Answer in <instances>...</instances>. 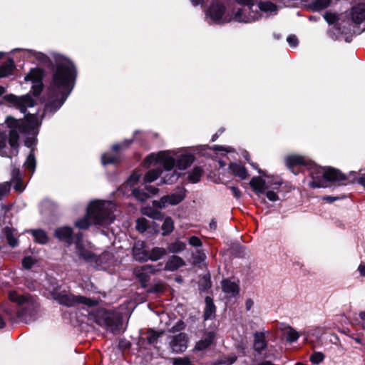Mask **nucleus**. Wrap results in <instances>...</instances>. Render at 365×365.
Here are the masks:
<instances>
[{"label":"nucleus","instance_id":"obj_1","mask_svg":"<svg viewBox=\"0 0 365 365\" xmlns=\"http://www.w3.org/2000/svg\"><path fill=\"white\" fill-rule=\"evenodd\" d=\"M76 68L68 59L58 63L45 104L44 113H53L64 103L73 88Z\"/></svg>","mask_w":365,"mask_h":365},{"label":"nucleus","instance_id":"obj_2","mask_svg":"<svg viewBox=\"0 0 365 365\" xmlns=\"http://www.w3.org/2000/svg\"><path fill=\"white\" fill-rule=\"evenodd\" d=\"M194 156L186 149L178 151L165 150L157 154L151 153L145 160L148 166L159 163L163 167L160 170V184L175 183L180 175L179 171L184 170L192 163Z\"/></svg>","mask_w":365,"mask_h":365},{"label":"nucleus","instance_id":"obj_3","mask_svg":"<svg viewBox=\"0 0 365 365\" xmlns=\"http://www.w3.org/2000/svg\"><path fill=\"white\" fill-rule=\"evenodd\" d=\"M6 123L9 129V146L6 145L8 135L5 132L0 131V155L11 158L19 153V133L36 135L41 123V118L36 113H28L24 120L7 117Z\"/></svg>","mask_w":365,"mask_h":365},{"label":"nucleus","instance_id":"obj_4","mask_svg":"<svg viewBox=\"0 0 365 365\" xmlns=\"http://www.w3.org/2000/svg\"><path fill=\"white\" fill-rule=\"evenodd\" d=\"M115 205L110 201L93 200L88 208L86 215L75 222V226L81 230L96 226H106L110 224L114 218Z\"/></svg>","mask_w":365,"mask_h":365},{"label":"nucleus","instance_id":"obj_5","mask_svg":"<svg viewBox=\"0 0 365 365\" xmlns=\"http://www.w3.org/2000/svg\"><path fill=\"white\" fill-rule=\"evenodd\" d=\"M241 5L247 8H239L235 12V21L240 23H251L258 20L261 17L260 13L267 16L276 14L277 6L265 0H235Z\"/></svg>","mask_w":365,"mask_h":365},{"label":"nucleus","instance_id":"obj_6","mask_svg":"<svg viewBox=\"0 0 365 365\" xmlns=\"http://www.w3.org/2000/svg\"><path fill=\"white\" fill-rule=\"evenodd\" d=\"M234 1L232 0H213L205 12L210 24H224L235 20Z\"/></svg>","mask_w":365,"mask_h":365},{"label":"nucleus","instance_id":"obj_7","mask_svg":"<svg viewBox=\"0 0 365 365\" xmlns=\"http://www.w3.org/2000/svg\"><path fill=\"white\" fill-rule=\"evenodd\" d=\"M9 299L19 305V309L16 314L21 321L29 323L37 319L39 306L34 297L20 294L16 291H11L9 293Z\"/></svg>","mask_w":365,"mask_h":365},{"label":"nucleus","instance_id":"obj_8","mask_svg":"<svg viewBox=\"0 0 365 365\" xmlns=\"http://www.w3.org/2000/svg\"><path fill=\"white\" fill-rule=\"evenodd\" d=\"M309 175L312 181L309 185L312 187H327L329 182H342L346 179L344 174L334 168H325L316 165L309 168Z\"/></svg>","mask_w":365,"mask_h":365},{"label":"nucleus","instance_id":"obj_9","mask_svg":"<svg viewBox=\"0 0 365 365\" xmlns=\"http://www.w3.org/2000/svg\"><path fill=\"white\" fill-rule=\"evenodd\" d=\"M75 247V255L94 267H101L103 264H107L109 259L110 255L108 252H104L101 255L93 254L89 249V245L83 242L81 235L77 236Z\"/></svg>","mask_w":365,"mask_h":365},{"label":"nucleus","instance_id":"obj_10","mask_svg":"<svg viewBox=\"0 0 365 365\" xmlns=\"http://www.w3.org/2000/svg\"><path fill=\"white\" fill-rule=\"evenodd\" d=\"M96 322L113 333H118L122 327V319L118 312L103 309L97 311Z\"/></svg>","mask_w":365,"mask_h":365},{"label":"nucleus","instance_id":"obj_11","mask_svg":"<svg viewBox=\"0 0 365 365\" xmlns=\"http://www.w3.org/2000/svg\"><path fill=\"white\" fill-rule=\"evenodd\" d=\"M250 185L255 192L257 195L266 194L267 199L272 202H276L279 200L277 191L279 190L281 183L279 182H271L266 181L260 177H253Z\"/></svg>","mask_w":365,"mask_h":365},{"label":"nucleus","instance_id":"obj_12","mask_svg":"<svg viewBox=\"0 0 365 365\" xmlns=\"http://www.w3.org/2000/svg\"><path fill=\"white\" fill-rule=\"evenodd\" d=\"M54 298L61 304L71 307L75 304H82L88 307L96 306L98 301L96 299H91L81 295H72L66 293H60Z\"/></svg>","mask_w":365,"mask_h":365},{"label":"nucleus","instance_id":"obj_13","mask_svg":"<svg viewBox=\"0 0 365 365\" xmlns=\"http://www.w3.org/2000/svg\"><path fill=\"white\" fill-rule=\"evenodd\" d=\"M186 190L183 187L178 188L174 193L162 197L159 200L153 201V205L158 208H164L167 205H176L185 197Z\"/></svg>","mask_w":365,"mask_h":365},{"label":"nucleus","instance_id":"obj_14","mask_svg":"<svg viewBox=\"0 0 365 365\" xmlns=\"http://www.w3.org/2000/svg\"><path fill=\"white\" fill-rule=\"evenodd\" d=\"M43 71L41 69L36 68H32L29 73L25 76L24 80L26 82H31V90L34 96H38L43 88Z\"/></svg>","mask_w":365,"mask_h":365},{"label":"nucleus","instance_id":"obj_15","mask_svg":"<svg viewBox=\"0 0 365 365\" xmlns=\"http://www.w3.org/2000/svg\"><path fill=\"white\" fill-rule=\"evenodd\" d=\"M4 99L8 102L11 103L23 113L26 112L27 108H33L34 106V101L29 95L19 97L13 94H9L5 96Z\"/></svg>","mask_w":365,"mask_h":365},{"label":"nucleus","instance_id":"obj_16","mask_svg":"<svg viewBox=\"0 0 365 365\" xmlns=\"http://www.w3.org/2000/svg\"><path fill=\"white\" fill-rule=\"evenodd\" d=\"M188 336L186 333H179L173 335L170 341V346L175 353L184 352L187 348Z\"/></svg>","mask_w":365,"mask_h":365},{"label":"nucleus","instance_id":"obj_17","mask_svg":"<svg viewBox=\"0 0 365 365\" xmlns=\"http://www.w3.org/2000/svg\"><path fill=\"white\" fill-rule=\"evenodd\" d=\"M351 22L360 25L365 20V3H359L353 6L347 14Z\"/></svg>","mask_w":365,"mask_h":365},{"label":"nucleus","instance_id":"obj_18","mask_svg":"<svg viewBox=\"0 0 365 365\" xmlns=\"http://www.w3.org/2000/svg\"><path fill=\"white\" fill-rule=\"evenodd\" d=\"M158 270H160V268L156 269L153 265H144L136 268L135 274L140 282L142 287H145L147 282L150 280V275Z\"/></svg>","mask_w":365,"mask_h":365},{"label":"nucleus","instance_id":"obj_19","mask_svg":"<svg viewBox=\"0 0 365 365\" xmlns=\"http://www.w3.org/2000/svg\"><path fill=\"white\" fill-rule=\"evenodd\" d=\"M149 249L146 244L143 241L135 242L133 247V256L134 259L139 262L148 261Z\"/></svg>","mask_w":365,"mask_h":365},{"label":"nucleus","instance_id":"obj_20","mask_svg":"<svg viewBox=\"0 0 365 365\" xmlns=\"http://www.w3.org/2000/svg\"><path fill=\"white\" fill-rule=\"evenodd\" d=\"M215 337V334L213 331H209L202 337L200 340L196 342L195 349L198 351H202L208 348L213 342Z\"/></svg>","mask_w":365,"mask_h":365},{"label":"nucleus","instance_id":"obj_21","mask_svg":"<svg viewBox=\"0 0 365 365\" xmlns=\"http://www.w3.org/2000/svg\"><path fill=\"white\" fill-rule=\"evenodd\" d=\"M185 264V261L179 256L172 255L165 263L164 269L173 272Z\"/></svg>","mask_w":365,"mask_h":365},{"label":"nucleus","instance_id":"obj_22","mask_svg":"<svg viewBox=\"0 0 365 365\" xmlns=\"http://www.w3.org/2000/svg\"><path fill=\"white\" fill-rule=\"evenodd\" d=\"M221 286L222 291L230 297H235L239 293L238 284L229 279L222 280Z\"/></svg>","mask_w":365,"mask_h":365},{"label":"nucleus","instance_id":"obj_23","mask_svg":"<svg viewBox=\"0 0 365 365\" xmlns=\"http://www.w3.org/2000/svg\"><path fill=\"white\" fill-rule=\"evenodd\" d=\"M267 346V342L265 340V336L263 332H256L254 334V349L259 354L265 349Z\"/></svg>","mask_w":365,"mask_h":365},{"label":"nucleus","instance_id":"obj_24","mask_svg":"<svg viewBox=\"0 0 365 365\" xmlns=\"http://www.w3.org/2000/svg\"><path fill=\"white\" fill-rule=\"evenodd\" d=\"M73 234L72 228L70 227H61L55 231L56 237L61 241L70 243Z\"/></svg>","mask_w":365,"mask_h":365},{"label":"nucleus","instance_id":"obj_25","mask_svg":"<svg viewBox=\"0 0 365 365\" xmlns=\"http://www.w3.org/2000/svg\"><path fill=\"white\" fill-rule=\"evenodd\" d=\"M229 168L235 176L240 178L242 180H245L249 176L246 168L240 164L230 163Z\"/></svg>","mask_w":365,"mask_h":365},{"label":"nucleus","instance_id":"obj_26","mask_svg":"<svg viewBox=\"0 0 365 365\" xmlns=\"http://www.w3.org/2000/svg\"><path fill=\"white\" fill-rule=\"evenodd\" d=\"M205 309L204 312V319L205 320L211 319L215 317V306L212 302V299L210 297L205 298Z\"/></svg>","mask_w":365,"mask_h":365},{"label":"nucleus","instance_id":"obj_27","mask_svg":"<svg viewBox=\"0 0 365 365\" xmlns=\"http://www.w3.org/2000/svg\"><path fill=\"white\" fill-rule=\"evenodd\" d=\"M166 254L167 250L165 248L158 247H153L151 250H149L148 261H157L163 258Z\"/></svg>","mask_w":365,"mask_h":365},{"label":"nucleus","instance_id":"obj_28","mask_svg":"<svg viewBox=\"0 0 365 365\" xmlns=\"http://www.w3.org/2000/svg\"><path fill=\"white\" fill-rule=\"evenodd\" d=\"M15 65L13 59H9L0 66V78H5L12 74Z\"/></svg>","mask_w":365,"mask_h":365},{"label":"nucleus","instance_id":"obj_29","mask_svg":"<svg viewBox=\"0 0 365 365\" xmlns=\"http://www.w3.org/2000/svg\"><path fill=\"white\" fill-rule=\"evenodd\" d=\"M305 163V160L303 157L292 155L286 158V164L289 169H292L297 165H301Z\"/></svg>","mask_w":365,"mask_h":365},{"label":"nucleus","instance_id":"obj_30","mask_svg":"<svg viewBox=\"0 0 365 365\" xmlns=\"http://www.w3.org/2000/svg\"><path fill=\"white\" fill-rule=\"evenodd\" d=\"M185 247L186 244L185 242L177 240L175 242L168 244V250L170 253H179L183 251Z\"/></svg>","mask_w":365,"mask_h":365},{"label":"nucleus","instance_id":"obj_31","mask_svg":"<svg viewBox=\"0 0 365 365\" xmlns=\"http://www.w3.org/2000/svg\"><path fill=\"white\" fill-rule=\"evenodd\" d=\"M31 232L34 237V240L40 244L47 243L48 238L46 232L42 230H32Z\"/></svg>","mask_w":365,"mask_h":365},{"label":"nucleus","instance_id":"obj_32","mask_svg":"<svg viewBox=\"0 0 365 365\" xmlns=\"http://www.w3.org/2000/svg\"><path fill=\"white\" fill-rule=\"evenodd\" d=\"M202 175V170L199 167H195L187 175L188 180L192 183H196L200 181Z\"/></svg>","mask_w":365,"mask_h":365},{"label":"nucleus","instance_id":"obj_33","mask_svg":"<svg viewBox=\"0 0 365 365\" xmlns=\"http://www.w3.org/2000/svg\"><path fill=\"white\" fill-rule=\"evenodd\" d=\"M120 161V157L118 154L110 155L108 153H104L101 157V163L103 165L108 164H115Z\"/></svg>","mask_w":365,"mask_h":365},{"label":"nucleus","instance_id":"obj_34","mask_svg":"<svg viewBox=\"0 0 365 365\" xmlns=\"http://www.w3.org/2000/svg\"><path fill=\"white\" fill-rule=\"evenodd\" d=\"M24 166L26 169L29 170L32 173H34L36 169V159L33 150H31L28 155L26 160L24 163Z\"/></svg>","mask_w":365,"mask_h":365},{"label":"nucleus","instance_id":"obj_35","mask_svg":"<svg viewBox=\"0 0 365 365\" xmlns=\"http://www.w3.org/2000/svg\"><path fill=\"white\" fill-rule=\"evenodd\" d=\"M163 235H167L174 230V222L171 217H167L162 225Z\"/></svg>","mask_w":365,"mask_h":365},{"label":"nucleus","instance_id":"obj_36","mask_svg":"<svg viewBox=\"0 0 365 365\" xmlns=\"http://www.w3.org/2000/svg\"><path fill=\"white\" fill-rule=\"evenodd\" d=\"M158 177H160V169H154L148 171L145 177L144 182L145 183H150L155 181Z\"/></svg>","mask_w":365,"mask_h":365},{"label":"nucleus","instance_id":"obj_37","mask_svg":"<svg viewBox=\"0 0 365 365\" xmlns=\"http://www.w3.org/2000/svg\"><path fill=\"white\" fill-rule=\"evenodd\" d=\"M331 2V0H314L311 6L315 11H320L327 8Z\"/></svg>","mask_w":365,"mask_h":365},{"label":"nucleus","instance_id":"obj_38","mask_svg":"<svg viewBox=\"0 0 365 365\" xmlns=\"http://www.w3.org/2000/svg\"><path fill=\"white\" fill-rule=\"evenodd\" d=\"M5 235L10 246L14 247L18 245V240L11 229L6 227L5 230Z\"/></svg>","mask_w":365,"mask_h":365},{"label":"nucleus","instance_id":"obj_39","mask_svg":"<svg viewBox=\"0 0 365 365\" xmlns=\"http://www.w3.org/2000/svg\"><path fill=\"white\" fill-rule=\"evenodd\" d=\"M141 175V173H140L139 172H133L128 178L125 186L128 185L130 187H133L140 180Z\"/></svg>","mask_w":365,"mask_h":365},{"label":"nucleus","instance_id":"obj_40","mask_svg":"<svg viewBox=\"0 0 365 365\" xmlns=\"http://www.w3.org/2000/svg\"><path fill=\"white\" fill-rule=\"evenodd\" d=\"M133 195L139 201L143 202L150 197L149 194L139 189H133L132 190Z\"/></svg>","mask_w":365,"mask_h":365},{"label":"nucleus","instance_id":"obj_41","mask_svg":"<svg viewBox=\"0 0 365 365\" xmlns=\"http://www.w3.org/2000/svg\"><path fill=\"white\" fill-rule=\"evenodd\" d=\"M149 227V222L145 218H139L136 221V229L140 232H145Z\"/></svg>","mask_w":365,"mask_h":365},{"label":"nucleus","instance_id":"obj_42","mask_svg":"<svg viewBox=\"0 0 365 365\" xmlns=\"http://www.w3.org/2000/svg\"><path fill=\"white\" fill-rule=\"evenodd\" d=\"M299 337V335L297 331L289 327L287 332V340L289 342L296 341Z\"/></svg>","mask_w":365,"mask_h":365},{"label":"nucleus","instance_id":"obj_43","mask_svg":"<svg viewBox=\"0 0 365 365\" xmlns=\"http://www.w3.org/2000/svg\"><path fill=\"white\" fill-rule=\"evenodd\" d=\"M11 190L9 182H5L0 184V200L7 195Z\"/></svg>","mask_w":365,"mask_h":365},{"label":"nucleus","instance_id":"obj_44","mask_svg":"<svg viewBox=\"0 0 365 365\" xmlns=\"http://www.w3.org/2000/svg\"><path fill=\"white\" fill-rule=\"evenodd\" d=\"M324 359V355L322 352H314L310 356V361L314 364H320Z\"/></svg>","mask_w":365,"mask_h":365},{"label":"nucleus","instance_id":"obj_45","mask_svg":"<svg viewBox=\"0 0 365 365\" xmlns=\"http://www.w3.org/2000/svg\"><path fill=\"white\" fill-rule=\"evenodd\" d=\"M173 365H191V361L188 357H177L173 359Z\"/></svg>","mask_w":365,"mask_h":365},{"label":"nucleus","instance_id":"obj_46","mask_svg":"<svg viewBox=\"0 0 365 365\" xmlns=\"http://www.w3.org/2000/svg\"><path fill=\"white\" fill-rule=\"evenodd\" d=\"M163 334V332H157L155 331H151L149 332L148 336L147 337L148 341L149 344H153L158 339V337Z\"/></svg>","mask_w":365,"mask_h":365},{"label":"nucleus","instance_id":"obj_47","mask_svg":"<svg viewBox=\"0 0 365 365\" xmlns=\"http://www.w3.org/2000/svg\"><path fill=\"white\" fill-rule=\"evenodd\" d=\"M185 329V324L182 321H178L172 328L169 330L171 333H176L181 331Z\"/></svg>","mask_w":365,"mask_h":365},{"label":"nucleus","instance_id":"obj_48","mask_svg":"<svg viewBox=\"0 0 365 365\" xmlns=\"http://www.w3.org/2000/svg\"><path fill=\"white\" fill-rule=\"evenodd\" d=\"M35 263V260L31 257H26L22 260V265L25 269H30Z\"/></svg>","mask_w":365,"mask_h":365},{"label":"nucleus","instance_id":"obj_49","mask_svg":"<svg viewBox=\"0 0 365 365\" xmlns=\"http://www.w3.org/2000/svg\"><path fill=\"white\" fill-rule=\"evenodd\" d=\"M324 17L329 24H334L337 21V16L333 13L327 12L324 14Z\"/></svg>","mask_w":365,"mask_h":365},{"label":"nucleus","instance_id":"obj_50","mask_svg":"<svg viewBox=\"0 0 365 365\" xmlns=\"http://www.w3.org/2000/svg\"><path fill=\"white\" fill-rule=\"evenodd\" d=\"M189 244L191 246L199 247L202 246V242L199 237L192 236L189 239Z\"/></svg>","mask_w":365,"mask_h":365},{"label":"nucleus","instance_id":"obj_51","mask_svg":"<svg viewBox=\"0 0 365 365\" xmlns=\"http://www.w3.org/2000/svg\"><path fill=\"white\" fill-rule=\"evenodd\" d=\"M287 41L288 42L289 45L292 47H296L298 44V39L297 36L294 35H289L287 38Z\"/></svg>","mask_w":365,"mask_h":365},{"label":"nucleus","instance_id":"obj_52","mask_svg":"<svg viewBox=\"0 0 365 365\" xmlns=\"http://www.w3.org/2000/svg\"><path fill=\"white\" fill-rule=\"evenodd\" d=\"M213 150L215 151H225V152H227V153H230V152H232L234 150L230 146H222V145H217L213 146Z\"/></svg>","mask_w":365,"mask_h":365},{"label":"nucleus","instance_id":"obj_53","mask_svg":"<svg viewBox=\"0 0 365 365\" xmlns=\"http://www.w3.org/2000/svg\"><path fill=\"white\" fill-rule=\"evenodd\" d=\"M130 141H128V140H126L121 144L117 143V144H115L113 145L112 149L114 151H118L122 148L128 147L130 145Z\"/></svg>","mask_w":365,"mask_h":365},{"label":"nucleus","instance_id":"obj_54","mask_svg":"<svg viewBox=\"0 0 365 365\" xmlns=\"http://www.w3.org/2000/svg\"><path fill=\"white\" fill-rule=\"evenodd\" d=\"M5 317L9 319H13L14 316V311L10 307H5L3 310Z\"/></svg>","mask_w":365,"mask_h":365},{"label":"nucleus","instance_id":"obj_55","mask_svg":"<svg viewBox=\"0 0 365 365\" xmlns=\"http://www.w3.org/2000/svg\"><path fill=\"white\" fill-rule=\"evenodd\" d=\"M145 189L146 190V192L150 195H156L158 192V189L155 187L151 186V185H145Z\"/></svg>","mask_w":365,"mask_h":365},{"label":"nucleus","instance_id":"obj_56","mask_svg":"<svg viewBox=\"0 0 365 365\" xmlns=\"http://www.w3.org/2000/svg\"><path fill=\"white\" fill-rule=\"evenodd\" d=\"M230 189L232 193V195L237 198L239 199L241 196V191L236 186H230Z\"/></svg>","mask_w":365,"mask_h":365},{"label":"nucleus","instance_id":"obj_57","mask_svg":"<svg viewBox=\"0 0 365 365\" xmlns=\"http://www.w3.org/2000/svg\"><path fill=\"white\" fill-rule=\"evenodd\" d=\"M254 306V302L251 299H247L245 302V308L247 311L251 310Z\"/></svg>","mask_w":365,"mask_h":365},{"label":"nucleus","instance_id":"obj_58","mask_svg":"<svg viewBox=\"0 0 365 365\" xmlns=\"http://www.w3.org/2000/svg\"><path fill=\"white\" fill-rule=\"evenodd\" d=\"M359 318L361 320V327L365 330V311H361L359 314Z\"/></svg>","mask_w":365,"mask_h":365},{"label":"nucleus","instance_id":"obj_59","mask_svg":"<svg viewBox=\"0 0 365 365\" xmlns=\"http://www.w3.org/2000/svg\"><path fill=\"white\" fill-rule=\"evenodd\" d=\"M358 270L361 276L365 277V264H361L358 267Z\"/></svg>","mask_w":365,"mask_h":365},{"label":"nucleus","instance_id":"obj_60","mask_svg":"<svg viewBox=\"0 0 365 365\" xmlns=\"http://www.w3.org/2000/svg\"><path fill=\"white\" fill-rule=\"evenodd\" d=\"M35 139L33 138L31 139L27 138L25 141V145L28 147H31L33 144L34 143Z\"/></svg>","mask_w":365,"mask_h":365},{"label":"nucleus","instance_id":"obj_61","mask_svg":"<svg viewBox=\"0 0 365 365\" xmlns=\"http://www.w3.org/2000/svg\"><path fill=\"white\" fill-rule=\"evenodd\" d=\"M12 178L14 179L19 178V170L18 169H14L12 171Z\"/></svg>","mask_w":365,"mask_h":365},{"label":"nucleus","instance_id":"obj_62","mask_svg":"<svg viewBox=\"0 0 365 365\" xmlns=\"http://www.w3.org/2000/svg\"><path fill=\"white\" fill-rule=\"evenodd\" d=\"M14 189L17 191H19V192H21L23 191L24 190V187L22 186V185L20 183V182H17L15 185H14Z\"/></svg>","mask_w":365,"mask_h":365},{"label":"nucleus","instance_id":"obj_63","mask_svg":"<svg viewBox=\"0 0 365 365\" xmlns=\"http://www.w3.org/2000/svg\"><path fill=\"white\" fill-rule=\"evenodd\" d=\"M223 132L222 129H220L217 133H216L212 138V141H215L218 138L219 135H220Z\"/></svg>","mask_w":365,"mask_h":365},{"label":"nucleus","instance_id":"obj_64","mask_svg":"<svg viewBox=\"0 0 365 365\" xmlns=\"http://www.w3.org/2000/svg\"><path fill=\"white\" fill-rule=\"evenodd\" d=\"M359 182L361 185L365 187V175H363L362 176L360 177V178L359 179Z\"/></svg>","mask_w":365,"mask_h":365}]
</instances>
